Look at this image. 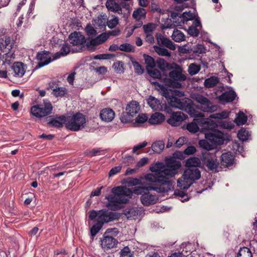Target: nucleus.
<instances>
[{"label":"nucleus","instance_id":"nucleus-44","mask_svg":"<svg viewBox=\"0 0 257 257\" xmlns=\"http://www.w3.org/2000/svg\"><path fill=\"white\" fill-rule=\"evenodd\" d=\"M4 62L3 65L6 64L10 65L15 59V55L13 53H7L3 56Z\"/></svg>","mask_w":257,"mask_h":257},{"label":"nucleus","instance_id":"nucleus-15","mask_svg":"<svg viewBox=\"0 0 257 257\" xmlns=\"http://www.w3.org/2000/svg\"><path fill=\"white\" fill-rule=\"evenodd\" d=\"M205 139H208L215 148L216 145H220L224 143L225 136L221 132L214 131L213 133L206 134Z\"/></svg>","mask_w":257,"mask_h":257},{"label":"nucleus","instance_id":"nucleus-10","mask_svg":"<svg viewBox=\"0 0 257 257\" xmlns=\"http://www.w3.org/2000/svg\"><path fill=\"white\" fill-rule=\"evenodd\" d=\"M52 108L53 107L50 102L44 101L42 104L32 106L31 112L36 117H42L51 113Z\"/></svg>","mask_w":257,"mask_h":257},{"label":"nucleus","instance_id":"nucleus-21","mask_svg":"<svg viewBox=\"0 0 257 257\" xmlns=\"http://www.w3.org/2000/svg\"><path fill=\"white\" fill-rule=\"evenodd\" d=\"M158 197L148 191L141 197V201L144 205L148 206L155 204L158 200Z\"/></svg>","mask_w":257,"mask_h":257},{"label":"nucleus","instance_id":"nucleus-61","mask_svg":"<svg viewBox=\"0 0 257 257\" xmlns=\"http://www.w3.org/2000/svg\"><path fill=\"white\" fill-rule=\"evenodd\" d=\"M120 253V257H133L130 248L127 246H125L121 249Z\"/></svg>","mask_w":257,"mask_h":257},{"label":"nucleus","instance_id":"nucleus-23","mask_svg":"<svg viewBox=\"0 0 257 257\" xmlns=\"http://www.w3.org/2000/svg\"><path fill=\"white\" fill-rule=\"evenodd\" d=\"M105 6L109 11L118 14H122V4L117 3L115 0H107L106 2Z\"/></svg>","mask_w":257,"mask_h":257},{"label":"nucleus","instance_id":"nucleus-29","mask_svg":"<svg viewBox=\"0 0 257 257\" xmlns=\"http://www.w3.org/2000/svg\"><path fill=\"white\" fill-rule=\"evenodd\" d=\"M164 120L165 116L162 113L156 112L151 115L149 122L152 124H157L163 122Z\"/></svg>","mask_w":257,"mask_h":257},{"label":"nucleus","instance_id":"nucleus-18","mask_svg":"<svg viewBox=\"0 0 257 257\" xmlns=\"http://www.w3.org/2000/svg\"><path fill=\"white\" fill-rule=\"evenodd\" d=\"M37 59L38 61L37 68L46 65L52 61L50 53L46 51L39 52L37 55Z\"/></svg>","mask_w":257,"mask_h":257},{"label":"nucleus","instance_id":"nucleus-8","mask_svg":"<svg viewBox=\"0 0 257 257\" xmlns=\"http://www.w3.org/2000/svg\"><path fill=\"white\" fill-rule=\"evenodd\" d=\"M170 78H165L164 82L165 85L174 88H180L182 86L180 81L186 79V75L180 70H172L169 73Z\"/></svg>","mask_w":257,"mask_h":257},{"label":"nucleus","instance_id":"nucleus-6","mask_svg":"<svg viewBox=\"0 0 257 257\" xmlns=\"http://www.w3.org/2000/svg\"><path fill=\"white\" fill-rule=\"evenodd\" d=\"M117 218L116 213L109 212L107 210H101L98 211L91 210L89 214V218L94 220L96 218V222L103 225L107 223L115 220Z\"/></svg>","mask_w":257,"mask_h":257},{"label":"nucleus","instance_id":"nucleus-49","mask_svg":"<svg viewBox=\"0 0 257 257\" xmlns=\"http://www.w3.org/2000/svg\"><path fill=\"white\" fill-rule=\"evenodd\" d=\"M104 151L100 149H93L91 150H88L86 152V155L89 157H92L96 155H103L104 154Z\"/></svg>","mask_w":257,"mask_h":257},{"label":"nucleus","instance_id":"nucleus-38","mask_svg":"<svg viewBox=\"0 0 257 257\" xmlns=\"http://www.w3.org/2000/svg\"><path fill=\"white\" fill-rule=\"evenodd\" d=\"M146 14V11L145 9L143 8H138L134 12L133 17L136 20L139 21L141 19L145 18Z\"/></svg>","mask_w":257,"mask_h":257},{"label":"nucleus","instance_id":"nucleus-24","mask_svg":"<svg viewBox=\"0 0 257 257\" xmlns=\"http://www.w3.org/2000/svg\"><path fill=\"white\" fill-rule=\"evenodd\" d=\"M12 70L15 77H22L26 71L24 65L22 62H15L12 66Z\"/></svg>","mask_w":257,"mask_h":257},{"label":"nucleus","instance_id":"nucleus-52","mask_svg":"<svg viewBox=\"0 0 257 257\" xmlns=\"http://www.w3.org/2000/svg\"><path fill=\"white\" fill-rule=\"evenodd\" d=\"M135 47L128 43H124L119 46V50L126 52H134Z\"/></svg>","mask_w":257,"mask_h":257},{"label":"nucleus","instance_id":"nucleus-47","mask_svg":"<svg viewBox=\"0 0 257 257\" xmlns=\"http://www.w3.org/2000/svg\"><path fill=\"white\" fill-rule=\"evenodd\" d=\"M228 112H227V111H222L221 112L212 114L209 116V117L213 119H221L226 118L228 117Z\"/></svg>","mask_w":257,"mask_h":257},{"label":"nucleus","instance_id":"nucleus-33","mask_svg":"<svg viewBox=\"0 0 257 257\" xmlns=\"http://www.w3.org/2000/svg\"><path fill=\"white\" fill-rule=\"evenodd\" d=\"M70 51L69 46L67 44H64L62 47L61 52L56 53L53 56V60L59 58L61 56L67 55Z\"/></svg>","mask_w":257,"mask_h":257},{"label":"nucleus","instance_id":"nucleus-56","mask_svg":"<svg viewBox=\"0 0 257 257\" xmlns=\"http://www.w3.org/2000/svg\"><path fill=\"white\" fill-rule=\"evenodd\" d=\"M126 184L129 187L136 186L137 185L141 184V181L134 178H128L126 180Z\"/></svg>","mask_w":257,"mask_h":257},{"label":"nucleus","instance_id":"nucleus-46","mask_svg":"<svg viewBox=\"0 0 257 257\" xmlns=\"http://www.w3.org/2000/svg\"><path fill=\"white\" fill-rule=\"evenodd\" d=\"M148 116L146 114L142 113L137 117L134 124L135 126H139L141 124L145 122L148 120Z\"/></svg>","mask_w":257,"mask_h":257},{"label":"nucleus","instance_id":"nucleus-54","mask_svg":"<svg viewBox=\"0 0 257 257\" xmlns=\"http://www.w3.org/2000/svg\"><path fill=\"white\" fill-rule=\"evenodd\" d=\"M192 50L194 53L195 54H202L206 52V49L204 46L201 44H197L194 46Z\"/></svg>","mask_w":257,"mask_h":257},{"label":"nucleus","instance_id":"nucleus-31","mask_svg":"<svg viewBox=\"0 0 257 257\" xmlns=\"http://www.w3.org/2000/svg\"><path fill=\"white\" fill-rule=\"evenodd\" d=\"M201 165L200 160L197 157H191L185 162V166L187 167H195L196 168Z\"/></svg>","mask_w":257,"mask_h":257},{"label":"nucleus","instance_id":"nucleus-7","mask_svg":"<svg viewBox=\"0 0 257 257\" xmlns=\"http://www.w3.org/2000/svg\"><path fill=\"white\" fill-rule=\"evenodd\" d=\"M192 98L199 103L197 108L204 112H213L218 109L217 105H214L207 98L199 94H194Z\"/></svg>","mask_w":257,"mask_h":257},{"label":"nucleus","instance_id":"nucleus-1","mask_svg":"<svg viewBox=\"0 0 257 257\" xmlns=\"http://www.w3.org/2000/svg\"><path fill=\"white\" fill-rule=\"evenodd\" d=\"M170 186V183L166 182L160 187L137 186L134 188L133 191L124 186L113 187L111 189L112 194L105 197L108 201L106 206L112 210H117L122 208L124 204L128 202L129 199L132 198L133 193L143 195L149 190H154L159 192H168Z\"/></svg>","mask_w":257,"mask_h":257},{"label":"nucleus","instance_id":"nucleus-14","mask_svg":"<svg viewBox=\"0 0 257 257\" xmlns=\"http://www.w3.org/2000/svg\"><path fill=\"white\" fill-rule=\"evenodd\" d=\"M144 213V210L142 208L130 207L125 208L123 214L128 220L140 219Z\"/></svg>","mask_w":257,"mask_h":257},{"label":"nucleus","instance_id":"nucleus-20","mask_svg":"<svg viewBox=\"0 0 257 257\" xmlns=\"http://www.w3.org/2000/svg\"><path fill=\"white\" fill-rule=\"evenodd\" d=\"M147 183L149 186L160 187L162 179L158 176V174H148L145 176Z\"/></svg>","mask_w":257,"mask_h":257},{"label":"nucleus","instance_id":"nucleus-43","mask_svg":"<svg viewBox=\"0 0 257 257\" xmlns=\"http://www.w3.org/2000/svg\"><path fill=\"white\" fill-rule=\"evenodd\" d=\"M53 94L56 97H62L66 93L67 90L65 88L62 87H57L52 89Z\"/></svg>","mask_w":257,"mask_h":257},{"label":"nucleus","instance_id":"nucleus-51","mask_svg":"<svg viewBox=\"0 0 257 257\" xmlns=\"http://www.w3.org/2000/svg\"><path fill=\"white\" fill-rule=\"evenodd\" d=\"M237 257H252L250 249L247 247H243L239 251Z\"/></svg>","mask_w":257,"mask_h":257},{"label":"nucleus","instance_id":"nucleus-17","mask_svg":"<svg viewBox=\"0 0 257 257\" xmlns=\"http://www.w3.org/2000/svg\"><path fill=\"white\" fill-rule=\"evenodd\" d=\"M187 117L186 115L181 111L174 112L168 119L167 122L172 126H178Z\"/></svg>","mask_w":257,"mask_h":257},{"label":"nucleus","instance_id":"nucleus-59","mask_svg":"<svg viewBox=\"0 0 257 257\" xmlns=\"http://www.w3.org/2000/svg\"><path fill=\"white\" fill-rule=\"evenodd\" d=\"M194 17V15L192 13L189 12H184L182 17L180 18L181 19L182 23H184L185 22L191 20Z\"/></svg>","mask_w":257,"mask_h":257},{"label":"nucleus","instance_id":"nucleus-2","mask_svg":"<svg viewBox=\"0 0 257 257\" xmlns=\"http://www.w3.org/2000/svg\"><path fill=\"white\" fill-rule=\"evenodd\" d=\"M151 83L154 85L156 89L159 91L162 95L167 99L171 106L188 111L193 116L202 117L204 116L202 113L200 112H192V101L190 99L179 98L184 95L183 92L176 89H168L165 86L157 81H151Z\"/></svg>","mask_w":257,"mask_h":257},{"label":"nucleus","instance_id":"nucleus-39","mask_svg":"<svg viewBox=\"0 0 257 257\" xmlns=\"http://www.w3.org/2000/svg\"><path fill=\"white\" fill-rule=\"evenodd\" d=\"M247 116L243 112L240 111L234 119V122L238 125H243L247 121Z\"/></svg>","mask_w":257,"mask_h":257},{"label":"nucleus","instance_id":"nucleus-37","mask_svg":"<svg viewBox=\"0 0 257 257\" xmlns=\"http://www.w3.org/2000/svg\"><path fill=\"white\" fill-rule=\"evenodd\" d=\"M165 145L163 141H159L152 145V150L156 153L160 154L164 149Z\"/></svg>","mask_w":257,"mask_h":257},{"label":"nucleus","instance_id":"nucleus-63","mask_svg":"<svg viewBox=\"0 0 257 257\" xmlns=\"http://www.w3.org/2000/svg\"><path fill=\"white\" fill-rule=\"evenodd\" d=\"M132 63L136 73L139 74H142L143 73L144 69L138 62L134 61Z\"/></svg>","mask_w":257,"mask_h":257},{"label":"nucleus","instance_id":"nucleus-30","mask_svg":"<svg viewBox=\"0 0 257 257\" xmlns=\"http://www.w3.org/2000/svg\"><path fill=\"white\" fill-rule=\"evenodd\" d=\"M13 45V42L10 37H5V39L0 40V50H4L7 49L11 50Z\"/></svg>","mask_w":257,"mask_h":257},{"label":"nucleus","instance_id":"nucleus-36","mask_svg":"<svg viewBox=\"0 0 257 257\" xmlns=\"http://www.w3.org/2000/svg\"><path fill=\"white\" fill-rule=\"evenodd\" d=\"M156 63L158 67L162 71H166L171 68L170 65L163 58L157 59Z\"/></svg>","mask_w":257,"mask_h":257},{"label":"nucleus","instance_id":"nucleus-55","mask_svg":"<svg viewBox=\"0 0 257 257\" xmlns=\"http://www.w3.org/2000/svg\"><path fill=\"white\" fill-rule=\"evenodd\" d=\"M85 32L86 34L89 37H93L96 36L97 32L94 28L90 25H88L85 28Z\"/></svg>","mask_w":257,"mask_h":257},{"label":"nucleus","instance_id":"nucleus-27","mask_svg":"<svg viewBox=\"0 0 257 257\" xmlns=\"http://www.w3.org/2000/svg\"><path fill=\"white\" fill-rule=\"evenodd\" d=\"M147 104L154 110H161L162 106L160 100L153 96H149L146 99Z\"/></svg>","mask_w":257,"mask_h":257},{"label":"nucleus","instance_id":"nucleus-53","mask_svg":"<svg viewBox=\"0 0 257 257\" xmlns=\"http://www.w3.org/2000/svg\"><path fill=\"white\" fill-rule=\"evenodd\" d=\"M143 28L145 34H152L153 32L156 28V25L153 23H149L147 25H144Z\"/></svg>","mask_w":257,"mask_h":257},{"label":"nucleus","instance_id":"nucleus-62","mask_svg":"<svg viewBox=\"0 0 257 257\" xmlns=\"http://www.w3.org/2000/svg\"><path fill=\"white\" fill-rule=\"evenodd\" d=\"M188 33L191 36L197 37L199 34V30L195 26H191L188 30Z\"/></svg>","mask_w":257,"mask_h":257},{"label":"nucleus","instance_id":"nucleus-25","mask_svg":"<svg viewBox=\"0 0 257 257\" xmlns=\"http://www.w3.org/2000/svg\"><path fill=\"white\" fill-rule=\"evenodd\" d=\"M236 96L235 92L232 90L225 91L218 97L219 100L222 103L230 102L233 101Z\"/></svg>","mask_w":257,"mask_h":257},{"label":"nucleus","instance_id":"nucleus-42","mask_svg":"<svg viewBox=\"0 0 257 257\" xmlns=\"http://www.w3.org/2000/svg\"><path fill=\"white\" fill-rule=\"evenodd\" d=\"M155 52L160 56L170 57L171 53L164 48H162L158 46H154Z\"/></svg>","mask_w":257,"mask_h":257},{"label":"nucleus","instance_id":"nucleus-32","mask_svg":"<svg viewBox=\"0 0 257 257\" xmlns=\"http://www.w3.org/2000/svg\"><path fill=\"white\" fill-rule=\"evenodd\" d=\"M144 57L146 64L147 70L155 68L157 63L152 57L145 54Z\"/></svg>","mask_w":257,"mask_h":257},{"label":"nucleus","instance_id":"nucleus-11","mask_svg":"<svg viewBox=\"0 0 257 257\" xmlns=\"http://www.w3.org/2000/svg\"><path fill=\"white\" fill-rule=\"evenodd\" d=\"M118 241L116 238L108 235L106 232L104 233L100 239V245L104 251H107L115 247Z\"/></svg>","mask_w":257,"mask_h":257},{"label":"nucleus","instance_id":"nucleus-35","mask_svg":"<svg viewBox=\"0 0 257 257\" xmlns=\"http://www.w3.org/2000/svg\"><path fill=\"white\" fill-rule=\"evenodd\" d=\"M199 122V119H194L193 122L187 124L186 129L190 133H195L199 130L198 123Z\"/></svg>","mask_w":257,"mask_h":257},{"label":"nucleus","instance_id":"nucleus-12","mask_svg":"<svg viewBox=\"0 0 257 257\" xmlns=\"http://www.w3.org/2000/svg\"><path fill=\"white\" fill-rule=\"evenodd\" d=\"M108 39V34L106 33H103L88 41L86 43V46L89 50L94 51L96 49V46L104 43Z\"/></svg>","mask_w":257,"mask_h":257},{"label":"nucleus","instance_id":"nucleus-26","mask_svg":"<svg viewBox=\"0 0 257 257\" xmlns=\"http://www.w3.org/2000/svg\"><path fill=\"white\" fill-rule=\"evenodd\" d=\"M115 116L114 112L112 109L107 108L102 109L100 113L101 119L105 122H110L113 120Z\"/></svg>","mask_w":257,"mask_h":257},{"label":"nucleus","instance_id":"nucleus-57","mask_svg":"<svg viewBox=\"0 0 257 257\" xmlns=\"http://www.w3.org/2000/svg\"><path fill=\"white\" fill-rule=\"evenodd\" d=\"M148 74L153 78L159 79L161 77V73L157 69L155 68L148 69Z\"/></svg>","mask_w":257,"mask_h":257},{"label":"nucleus","instance_id":"nucleus-16","mask_svg":"<svg viewBox=\"0 0 257 257\" xmlns=\"http://www.w3.org/2000/svg\"><path fill=\"white\" fill-rule=\"evenodd\" d=\"M69 39L70 43L74 46H77L79 47V50H81L84 47L86 40L85 37L80 32H74L71 33Z\"/></svg>","mask_w":257,"mask_h":257},{"label":"nucleus","instance_id":"nucleus-64","mask_svg":"<svg viewBox=\"0 0 257 257\" xmlns=\"http://www.w3.org/2000/svg\"><path fill=\"white\" fill-rule=\"evenodd\" d=\"M148 144V143L146 141H144L142 143H140L138 145L135 146L133 149V153H137V151L142 150L144 148H145Z\"/></svg>","mask_w":257,"mask_h":257},{"label":"nucleus","instance_id":"nucleus-60","mask_svg":"<svg viewBox=\"0 0 257 257\" xmlns=\"http://www.w3.org/2000/svg\"><path fill=\"white\" fill-rule=\"evenodd\" d=\"M219 126L224 129L231 130L233 128L234 125L233 123L229 121H221L219 123Z\"/></svg>","mask_w":257,"mask_h":257},{"label":"nucleus","instance_id":"nucleus-41","mask_svg":"<svg viewBox=\"0 0 257 257\" xmlns=\"http://www.w3.org/2000/svg\"><path fill=\"white\" fill-rule=\"evenodd\" d=\"M219 82L217 77L212 76L206 79L204 81V85L206 87L211 88L215 86Z\"/></svg>","mask_w":257,"mask_h":257},{"label":"nucleus","instance_id":"nucleus-19","mask_svg":"<svg viewBox=\"0 0 257 257\" xmlns=\"http://www.w3.org/2000/svg\"><path fill=\"white\" fill-rule=\"evenodd\" d=\"M48 118V124L50 126L55 127H62L64 124L66 125V117L64 115L56 116L55 117H49Z\"/></svg>","mask_w":257,"mask_h":257},{"label":"nucleus","instance_id":"nucleus-58","mask_svg":"<svg viewBox=\"0 0 257 257\" xmlns=\"http://www.w3.org/2000/svg\"><path fill=\"white\" fill-rule=\"evenodd\" d=\"M102 226V225L97 222V223L93 225L90 229V233L91 235L92 236H95L101 229Z\"/></svg>","mask_w":257,"mask_h":257},{"label":"nucleus","instance_id":"nucleus-50","mask_svg":"<svg viewBox=\"0 0 257 257\" xmlns=\"http://www.w3.org/2000/svg\"><path fill=\"white\" fill-rule=\"evenodd\" d=\"M201 69L199 65H197L195 63H191L189 65L188 68V72L191 75H194L197 74Z\"/></svg>","mask_w":257,"mask_h":257},{"label":"nucleus","instance_id":"nucleus-4","mask_svg":"<svg viewBox=\"0 0 257 257\" xmlns=\"http://www.w3.org/2000/svg\"><path fill=\"white\" fill-rule=\"evenodd\" d=\"M201 176L200 172L197 168L186 169L181 179L178 180L177 186L181 189H188L194 181L198 180Z\"/></svg>","mask_w":257,"mask_h":257},{"label":"nucleus","instance_id":"nucleus-28","mask_svg":"<svg viewBox=\"0 0 257 257\" xmlns=\"http://www.w3.org/2000/svg\"><path fill=\"white\" fill-rule=\"evenodd\" d=\"M233 157L230 152L222 154L221 157V163L222 166L228 167L233 163Z\"/></svg>","mask_w":257,"mask_h":257},{"label":"nucleus","instance_id":"nucleus-9","mask_svg":"<svg viewBox=\"0 0 257 257\" xmlns=\"http://www.w3.org/2000/svg\"><path fill=\"white\" fill-rule=\"evenodd\" d=\"M126 113L122 114L120 120L123 123H127L132 120L133 118L140 111L139 103L136 101H132L125 108Z\"/></svg>","mask_w":257,"mask_h":257},{"label":"nucleus","instance_id":"nucleus-45","mask_svg":"<svg viewBox=\"0 0 257 257\" xmlns=\"http://www.w3.org/2000/svg\"><path fill=\"white\" fill-rule=\"evenodd\" d=\"M164 168V165L162 162H157L155 164L152 165L150 167V170L155 174H158L161 172Z\"/></svg>","mask_w":257,"mask_h":257},{"label":"nucleus","instance_id":"nucleus-22","mask_svg":"<svg viewBox=\"0 0 257 257\" xmlns=\"http://www.w3.org/2000/svg\"><path fill=\"white\" fill-rule=\"evenodd\" d=\"M156 39L159 45H163L171 50L176 49V46L173 42L168 38L164 37L161 34H157Z\"/></svg>","mask_w":257,"mask_h":257},{"label":"nucleus","instance_id":"nucleus-48","mask_svg":"<svg viewBox=\"0 0 257 257\" xmlns=\"http://www.w3.org/2000/svg\"><path fill=\"white\" fill-rule=\"evenodd\" d=\"M249 136L248 131L244 128L240 129L237 134L238 139L242 142L246 141Z\"/></svg>","mask_w":257,"mask_h":257},{"label":"nucleus","instance_id":"nucleus-5","mask_svg":"<svg viewBox=\"0 0 257 257\" xmlns=\"http://www.w3.org/2000/svg\"><path fill=\"white\" fill-rule=\"evenodd\" d=\"M85 116L82 113H77L66 117V127L72 131H78L83 128L86 125Z\"/></svg>","mask_w":257,"mask_h":257},{"label":"nucleus","instance_id":"nucleus-40","mask_svg":"<svg viewBox=\"0 0 257 257\" xmlns=\"http://www.w3.org/2000/svg\"><path fill=\"white\" fill-rule=\"evenodd\" d=\"M199 145L200 147L206 150H211L215 148L213 144L207 139L199 141Z\"/></svg>","mask_w":257,"mask_h":257},{"label":"nucleus","instance_id":"nucleus-13","mask_svg":"<svg viewBox=\"0 0 257 257\" xmlns=\"http://www.w3.org/2000/svg\"><path fill=\"white\" fill-rule=\"evenodd\" d=\"M203 161L209 170L213 171H217L219 163L217 161L215 154L205 153L203 154Z\"/></svg>","mask_w":257,"mask_h":257},{"label":"nucleus","instance_id":"nucleus-3","mask_svg":"<svg viewBox=\"0 0 257 257\" xmlns=\"http://www.w3.org/2000/svg\"><path fill=\"white\" fill-rule=\"evenodd\" d=\"M167 168H163L162 171L158 173V176L162 179L161 186L164 183L168 182L170 183V190L171 187V183L168 180L174 177L177 173L178 170L181 166V163L179 161H176L173 158H170L166 161Z\"/></svg>","mask_w":257,"mask_h":257},{"label":"nucleus","instance_id":"nucleus-34","mask_svg":"<svg viewBox=\"0 0 257 257\" xmlns=\"http://www.w3.org/2000/svg\"><path fill=\"white\" fill-rule=\"evenodd\" d=\"M172 38L176 42H181L185 40V36L181 31L175 30L173 32Z\"/></svg>","mask_w":257,"mask_h":257}]
</instances>
